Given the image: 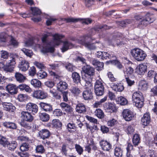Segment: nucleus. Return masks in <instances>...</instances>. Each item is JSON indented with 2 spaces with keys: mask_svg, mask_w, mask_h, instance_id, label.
Here are the masks:
<instances>
[{
  "mask_svg": "<svg viewBox=\"0 0 157 157\" xmlns=\"http://www.w3.org/2000/svg\"><path fill=\"white\" fill-rule=\"evenodd\" d=\"M48 35L44 34L42 38V42L44 44L43 50L46 52H53L54 51V46L58 45L62 42L61 39L64 36L56 34L53 36V40L52 42L48 43L47 42Z\"/></svg>",
  "mask_w": 157,
  "mask_h": 157,
  "instance_id": "nucleus-1",
  "label": "nucleus"
},
{
  "mask_svg": "<svg viewBox=\"0 0 157 157\" xmlns=\"http://www.w3.org/2000/svg\"><path fill=\"white\" fill-rule=\"evenodd\" d=\"M135 18L136 20L140 21L139 25H142L145 26L153 22L155 20L152 16L149 13L147 14L144 18L139 15L136 16Z\"/></svg>",
  "mask_w": 157,
  "mask_h": 157,
  "instance_id": "nucleus-2",
  "label": "nucleus"
},
{
  "mask_svg": "<svg viewBox=\"0 0 157 157\" xmlns=\"http://www.w3.org/2000/svg\"><path fill=\"white\" fill-rule=\"evenodd\" d=\"M130 53L134 59L138 61H143L147 56L145 52L138 48H135L132 49Z\"/></svg>",
  "mask_w": 157,
  "mask_h": 157,
  "instance_id": "nucleus-3",
  "label": "nucleus"
},
{
  "mask_svg": "<svg viewBox=\"0 0 157 157\" xmlns=\"http://www.w3.org/2000/svg\"><path fill=\"white\" fill-rule=\"evenodd\" d=\"M62 20L63 21H66L67 23L71 22H76L79 21H80L82 23L86 24H88L91 23L92 20L90 18H86L83 19H80L79 18H74L72 17L67 18H63Z\"/></svg>",
  "mask_w": 157,
  "mask_h": 157,
  "instance_id": "nucleus-4",
  "label": "nucleus"
},
{
  "mask_svg": "<svg viewBox=\"0 0 157 157\" xmlns=\"http://www.w3.org/2000/svg\"><path fill=\"white\" fill-rule=\"evenodd\" d=\"M91 39L90 36H84L83 39L81 40V43L89 50H94L96 48V46L94 44H91L89 42H87V41Z\"/></svg>",
  "mask_w": 157,
  "mask_h": 157,
  "instance_id": "nucleus-5",
  "label": "nucleus"
},
{
  "mask_svg": "<svg viewBox=\"0 0 157 157\" xmlns=\"http://www.w3.org/2000/svg\"><path fill=\"white\" fill-rule=\"evenodd\" d=\"M19 61L18 67L19 69L23 71H26L29 67L28 62L21 57L19 58Z\"/></svg>",
  "mask_w": 157,
  "mask_h": 157,
  "instance_id": "nucleus-6",
  "label": "nucleus"
},
{
  "mask_svg": "<svg viewBox=\"0 0 157 157\" xmlns=\"http://www.w3.org/2000/svg\"><path fill=\"white\" fill-rule=\"evenodd\" d=\"M82 70L85 73L84 78H92V76L94 74L95 70L94 69L89 65L84 66L82 68Z\"/></svg>",
  "mask_w": 157,
  "mask_h": 157,
  "instance_id": "nucleus-7",
  "label": "nucleus"
},
{
  "mask_svg": "<svg viewBox=\"0 0 157 157\" xmlns=\"http://www.w3.org/2000/svg\"><path fill=\"white\" fill-rule=\"evenodd\" d=\"M32 96L35 98L43 99L47 97V94L44 92L40 90L34 91L32 94Z\"/></svg>",
  "mask_w": 157,
  "mask_h": 157,
  "instance_id": "nucleus-8",
  "label": "nucleus"
},
{
  "mask_svg": "<svg viewBox=\"0 0 157 157\" xmlns=\"http://www.w3.org/2000/svg\"><path fill=\"white\" fill-rule=\"evenodd\" d=\"M122 115L123 118L126 121H130L134 117L133 113L128 109L123 110Z\"/></svg>",
  "mask_w": 157,
  "mask_h": 157,
  "instance_id": "nucleus-9",
  "label": "nucleus"
},
{
  "mask_svg": "<svg viewBox=\"0 0 157 157\" xmlns=\"http://www.w3.org/2000/svg\"><path fill=\"white\" fill-rule=\"evenodd\" d=\"M60 106L63 110L70 114L71 115H73V109L68 104L62 102L60 104Z\"/></svg>",
  "mask_w": 157,
  "mask_h": 157,
  "instance_id": "nucleus-10",
  "label": "nucleus"
},
{
  "mask_svg": "<svg viewBox=\"0 0 157 157\" xmlns=\"http://www.w3.org/2000/svg\"><path fill=\"white\" fill-rule=\"evenodd\" d=\"M21 118L24 121L31 122L33 119V117L30 113L28 111H23L21 113Z\"/></svg>",
  "mask_w": 157,
  "mask_h": 157,
  "instance_id": "nucleus-11",
  "label": "nucleus"
},
{
  "mask_svg": "<svg viewBox=\"0 0 157 157\" xmlns=\"http://www.w3.org/2000/svg\"><path fill=\"white\" fill-rule=\"evenodd\" d=\"M100 145L102 149L104 151H109L112 148V145L107 140H102L99 142Z\"/></svg>",
  "mask_w": 157,
  "mask_h": 157,
  "instance_id": "nucleus-12",
  "label": "nucleus"
},
{
  "mask_svg": "<svg viewBox=\"0 0 157 157\" xmlns=\"http://www.w3.org/2000/svg\"><path fill=\"white\" fill-rule=\"evenodd\" d=\"M104 108L107 112L111 113L116 112L117 110L115 105L110 103H105L104 105Z\"/></svg>",
  "mask_w": 157,
  "mask_h": 157,
  "instance_id": "nucleus-13",
  "label": "nucleus"
},
{
  "mask_svg": "<svg viewBox=\"0 0 157 157\" xmlns=\"http://www.w3.org/2000/svg\"><path fill=\"white\" fill-rule=\"evenodd\" d=\"M26 109L27 110L31 112L33 114L36 113L38 110L37 105L31 102H29L26 105Z\"/></svg>",
  "mask_w": 157,
  "mask_h": 157,
  "instance_id": "nucleus-14",
  "label": "nucleus"
},
{
  "mask_svg": "<svg viewBox=\"0 0 157 157\" xmlns=\"http://www.w3.org/2000/svg\"><path fill=\"white\" fill-rule=\"evenodd\" d=\"M3 109L6 111L13 112L16 109L15 107L10 102H4L2 103Z\"/></svg>",
  "mask_w": 157,
  "mask_h": 157,
  "instance_id": "nucleus-15",
  "label": "nucleus"
},
{
  "mask_svg": "<svg viewBox=\"0 0 157 157\" xmlns=\"http://www.w3.org/2000/svg\"><path fill=\"white\" fill-rule=\"evenodd\" d=\"M147 66L144 64H142L139 65L136 69V72L139 75H144L147 71Z\"/></svg>",
  "mask_w": 157,
  "mask_h": 157,
  "instance_id": "nucleus-16",
  "label": "nucleus"
},
{
  "mask_svg": "<svg viewBox=\"0 0 157 157\" xmlns=\"http://www.w3.org/2000/svg\"><path fill=\"white\" fill-rule=\"evenodd\" d=\"M68 85L64 81H60L57 85V90L63 92V90H66L67 88Z\"/></svg>",
  "mask_w": 157,
  "mask_h": 157,
  "instance_id": "nucleus-17",
  "label": "nucleus"
},
{
  "mask_svg": "<svg viewBox=\"0 0 157 157\" xmlns=\"http://www.w3.org/2000/svg\"><path fill=\"white\" fill-rule=\"evenodd\" d=\"M8 91L11 94H16L17 92V88L15 85L13 84H8L6 86Z\"/></svg>",
  "mask_w": 157,
  "mask_h": 157,
  "instance_id": "nucleus-18",
  "label": "nucleus"
},
{
  "mask_svg": "<svg viewBox=\"0 0 157 157\" xmlns=\"http://www.w3.org/2000/svg\"><path fill=\"white\" fill-rule=\"evenodd\" d=\"M84 99L85 100H90L93 98V93L91 90L86 89L82 93Z\"/></svg>",
  "mask_w": 157,
  "mask_h": 157,
  "instance_id": "nucleus-19",
  "label": "nucleus"
},
{
  "mask_svg": "<svg viewBox=\"0 0 157 157\" xmlns=\"http://www.w3.org/2000/svg\"><path fill=\"white\" fill-rule=\"evenodd\" d=\"M40 136L43 139L48 138L50 135L49 131L47 129H43L39 132Z\"/></svg>",
  "mask_w": 157,
  "mask_h": 157,
  "instance_id": "nucleus-20",
  "label": "nucleus"
},
{
  "mask_svg": "<svg viewBox=\"0 0 157 157\" xmlns=\"http://www.w3.org/2000/svg\"><path fill=\"white\" fill-rule=\"evenodd\" d=\"M150 121V117L149 113H145L141 119V122L143 125H147Z\"/></svg>",
  "mask_w": 157,
  "mask_h": 157,
  "instance_id": "nucleus-21",
  "label": "nucleus"
},
{
  "mask_svg": "<svg viewBox=\"0 0 157 157\" xmlns=\"http://www.w3.org/2000/svg\"><path fill=\"white\" fill-rule=\"evenodd\" d=\"M63 46L61 48L62 52H64L69 49L73 47V44L71 42L67 41L62 42Z\"/></svg>",
  "mask_w": 157,
  "mask_h": 157,
  "instance_id": "nucleus-22",
  "label": "nucleus"
},
{
  "mask_svg": "<svg viewBox=\"0 0 157 157\" xmlns=\"http://www.w3.org/2000/svg\"><path fill=\"white\" fill-rule=\"evenodd\" d=\"M82 78L86 82L85 86V88L86 89L91 90L92 88V84L91 83L92 78L90 77L87 78L82 77Z\"/></svg>",
  "mask_w": 157,
  "mask_h": 157,
  "instance_id": "nucleus-23",
  "label": "nucleus"
},
{
  "mask_svg": "<svg viewBox=\"0 0 157 157\" xmlns=\"http://www.w3.org/2000/svg\"><path fill=\"white\" fill-rule=\"evenodd\" d=\"M14 77L17 81L20 83L24 82L26 79V77L19 72H16Z\"/></svg>",
  "mask_w": 157,
  "mask_h": 157,
  "instance_id": "nucleus-24",
  "label": "nucleus"
},
{
  "mask_svg": "<svg viewBox=\"0 0 157 157\" xmlns=\"http://www.w3.org/2000/svg\"><path fill=\"white\" fill-rule=\"evenodd\" d=\"M2 125L5 127L11 129H16L17 128L16 124L13 122H5L3 123Z\"/></svg>",
  "mask_w": 157,
  "mask_h": 157,
  "instance_id": "nucleus-25",
  "label": "nucleus"
},
{
  "mask_svg": "<svg viewBox=\"0 0 157 157\" xmlns=\"http://www.w3.org/2000/svg\"><path fill=\"white\" fill-rule=\"evenodd\" d=\"M40 105L41 108L44 111L46 112H50L52 110V108L51 105L44 102H41Z\"/></svg>",
  "mask_w": 157,
  "mask_h": 157,
  "instance_id": "nucleus-26",
  "label": "nucleus"
},
{
  "mask_svg": "<svg viewBox=\"0 0 157 157\" xmlns=\"http://www.w3.org/2000/svg\"><path fill=\"white\" fill-rule=\"evenodd\" d=\"M116 101L118 104L121 105H126L128 103V100L125 98L120 96L116 99Z\"/></svg>",
  "mask_w": 157,
  "mask_h": 157,
  "instance_id": "nucleus-27",
  "label": "nucleus"
},
{
  "mask_svg": "<svg viewBox=\"0 0 157 157\" xmlns=\"http://www.w3.org/2000/svg\"><path fill=\"white\" fill-rule=\"evenodd\" d=\"M6 147L10 151H13L17 147V142L15 141H12L10 142L8 141Z\"/></svg>",
  "mask_w": 157,
  "mask_h": 157,
  "instance_id": "nucleus-28",
  "label": "nucleus"
},
{
  "mask_svg": "<svg viewBox=\"0 0 157 157\" xmlns=\"http://www.w3.org/2000/svg\"><path fill=\"white\" fill-rule=\"evenodd\" d=\"M76 111L79 113H82L86 112V109L85 105L82 103L78 104L76 106Z\"/></svg>",
  "mask_w": 157,
  "mask_h": 157,
  "instance_id": "nucleus-29",
  "label": "nucleus"
},
{
  "mask_svg": "<svg viewBox=\"0 0 157 157\" xmlns=\"http://www.w3.org/2000/svg\"><path fill=\"white\" fill-rule=\"evenodd\" d=\"M113 90L116 91L121 92L124 89V87L121 83L114 84L112 87Z\"/></svg>",
  "mask_w": 157,
  "mask_h": 157,
  "instance_id": "nucleus-30",
  "label": "nucleus"
},
{
  "mask_svg": "<svg viewBox=\"0 0 157 157\" xmlns=\"http://www.w3.org/2000/svg\"><path fill=\"white\" fill-rule=\"evenodd\" d=\"M148 88V85L147 82L145 80L141 81L139 83V89L140 90L145 91Z\"/></svg>",
  "mask_w": 157,
  "mask_h": 157,
  "instance_id": "nucleus-31",
  "label": "nucleus"
},
{
  "mask_svg": "<svg viewBox=\"0 0 157 157\" xmlns=\"http://www.w3.org/2000/svg\"><path fill=\"white\" fill-rule=\"evenodd\" d=\"M17 88L21 91L25 90L26 92L29 93H30L32 91V89L29 86L25 84H22L19 85L17 86Z\"/></svg>",
  "mask_w": 157,
  "mask_h": 157,
  "instance_id": "nucleus-32",
  "label": "nucleus"
},
{
  "mask_svg": "<svg viewBox=\"0 0 157 157\" xmlns=\"http://www.w3.org/2000/svg\"><path fill=\"white\" fill-rule=\"evenodd\" d=\"M144 99L142 94L139 91H136L133 93L132 95V100Z\"/></svg>",
  "mask_w": 157,
  "mask_h": 157,
  "instance_id": "nucleus-33",
  "label": "nucleus"
},
{
  "mask_svg": "<svg viewBox=\"0 0 157 157\" xmlns=\"http://www.w3.org/2000/svg\"><path fill=\"white\" fill-rule=\"evenodd\" d=\"M31 84L35 88H39L41 87V83L40 81L37 79H32L30 82Z\"/></svg>",
  "mask_w": 157,
  "mask_h": 157,
  "instance_id": "nucleus-34",
  "label": "nucleus"
},
{
  "mask_svg": "<svg viewBox=\"0 0 157 157\" xmlns=\"http://www.w3.org/2000/svg\"><path fill=\"white\" fill-rule=\"evenodd\" d=\"M144 100V99L141 100V99H136V100H133L132 101L136 107L138 108H141L143 105Z\"/></svg>",
  "mask_w": 157,
  "mask_h": 157,
  "instance_id": "nucleus-35",
  "label": "nucleus"
},
{
  "mask_svg": "<svg viewBox=\"0 0 157 157\" xmlns=\"http://www.w3.org/2000/svg\"><path fill=\"white\" fill-rule=\"evenodd\" d=\"M72 77L75 82L76 83L80 82V77L78 73L76 72H74L72 74Z\"/></svg>",
  "mask_w": 157,
  "mask_h": 157,
  "instance_id": "nucleus-36",
  "label": "nucleus"
},
{
  "mask_svg": "<svg viewBox=\"0 0 157 157\" xmlns=\"http://www.w3.org/2000/svg\"><path fill=\"white\" fill-rule=\"evenodd\" d=\"M40 119L44 122L48 121L49 119V115L46 113H40L39 114Z\"/></svg>",
  "mask_w": 157,
  "mask_h": 157,
  "instance_id": "nucleus-37",
  "label": "nucleus"
},
{
  "mask_svg": "<svg viewBox=\"0 0 157 157\" xmlns=\"http://www.w3.org/2000/svg\"><path fill=\"white\" fill-rule=\"evenodd\" d=\"M134 70L130 67H126L124 70V75L125 77H128L132 75L133 72Z\"/></svg>",
  "mask_w": 157,
  "mask_h": 157,
  "instance_id": "nucleus-38",
  "label": "nucleus"
},
{
  "mask_svg": "<svg viewBox=\"0 0 157 157\" xmlns=\"http://www.w3.org/2000/svg\"><path fill=\"white\" fill-rule=\"evenodd\" d=\"M68 144L66 143H63L61 147V152L63 155L67 156V151L68 150Z\"/></svg>",
  "mask_w": 157,
  "mask_h": 157,
  "instance_id": "nucleus-39",
  "label": "nucleus"
},
{
  "mask_svg": "<svg viewBox=\"0 0 157 157\" xmlns=\"http://www.w3.org/2000/svg\"><path fill=\"white\" fill-rule=\"evenodd\" d=\"M94 114L98 118L102 119L104 117V114L103 111L101 109H98L96 110L94 112Z\"/></svg>",
  "mask_w": 157,
  "mask_h": 157,
  "instance_id": "nucleus-40",
  "label": "nucleus"
},
{
  "mask_svg": "<svg viewBox=\"0 0 157 157\" xmlns=\"http://www.w3.org/2000/svg\"><path fill=\"white\" fill-rule=\"evenodd\" d=\"M87 145L91 146L94 150H95L97 149V147L93 139L91 138L87 139Z\"/></svg>",
  "mask_w": 157,
  "mask_h": 157,
  "instance_id": "nucleus-41",
  "label": "nucleus"
},
{
  "mask_svg": "<svg viewBox=\"0 0 157 157\" xmlns=\"http://www.w3.org/2000/svg\"><path fill=\"white\" fill-rule=\"evenodd\" d=\"M94 91L95 94L98 96H100L102 95L104 93V88H97L96 87H94Z\"/></svg>",
  "mask_w": 157,
  "mask_h": 157,
  "instance_id": "nucleus-42",
  "label": "nucleus"
},
{
  "mask_svg": "<svg viewBox=\"0 0 157 157\" xmlns=\"http://www.w3.org/2000/svg\"><path fill=\"white\" fill-rule=\"evenodd\" d=\"M132 142L134 145L135 146H137L140 143V138L138 134H135L132 138Z\"/></svg>",
  "mask_w": 157,
  "mask_h": 157,
  "instance_id": "nucleus-43",
  "label": "nucleus"
},
{
  "mask_svg": "<svg viewBox=\"0 0 157 157\" xmlns=\"http://www.w3.org/2000/svg\"><path fill=\"white\" fill-rule=\"evenodd\" d=\"M122 150L120 147H116L115 148L114 154L116 157H121L122 155Z\"/></svg>",
  "mask_w": 157,
  "mask_h": 157,
  "instance_id": "nucleus-44",
  "label": "nucleus"
},
{
  "mask_svg": "<svg viewBox=\"0 0 157 157\" xmlns=\"http://www.w3.org/2000/svg\"><path fill=\"white\" fill-rule=\"evenodd\" d=\"M110 29L109 27L107 26V25H105L103 26H99L98 27H94L91 29V31L92 32H98L99 31V29Z\"/></svg>",
  "mask_w": 157,
  "mask_h": 157,
  "instance_id": "nucleus-45",
  "label": "nucleus"
},
{
  "mask_svg": "<svg viewBox=\"0 0 157 157\" xmlns=\"http://www.w3.org/2000/svg\"><path fill=\"white\" fill-rule=\"evenodd\" d=\"M8 142L7 139L6 137L0 135V144L3 145L4 147H6Z\"/></svg>",
  "mask_w": 157,
  "mask_h": 157,
  "instance_id": "nucleus-46",
  "label": "nucleus"
},
{
  "mask_svg": "<svg viewBox=\"0 0 157 157\" xmlns=\"http://www.w3.org/2000/svg\"><path fill=\"white\" fill-rule=\"evenodd\" d=\"M107 63H110L115 65L118 68H121L123 66L120 62L117 60H112L107 62Z\"/></svg>",
  "mask_w": 157,
  "mask_h": 157,
  "instance_id": "nucleus-47",
  "label": "nucleus"
},
{
  "mask_svg": "<svg viewBox=\"0 0 157 157\" xmlns=\"http://www.w3.org/2000/svg\"><path fill=\"white\" fill-rule=\"evenodd\" d=\"M52 124L56 128L60 127L62 125V123L58 119L53 120L52 121Z\"/></svg>",
  "mask_w": 157,
  "mask_h": 157,
  "instance_id": "nucleus-48",
  "label": "nucleus"
},
{
  "mask_svg": "<svg viewBox=\"0 0 157 157\" xmlns=\"http://www.w3.org/2000/svg\"><path fill=\"white\" fill-rule=\"evenodd\" d=\"M21 50L28 56L31 57L33 55V52L31 50H28L25 48H23Z\"/></svg>",
  "mask_w": 157,
  "mask_h": 157,
  "instance_id": "nucleus-49",
  "label": "nucleus"
},
{
  "mask_svg": "<svg viewBox=\"0 0 157 157\" xmlns=\"http://www.w3.org/2000/svg\"><path fill=\"white\" fill-rule=\"evenodd\" d=\"M96 86L97 88H101V87L104 88L103 84V82L101 79L96 80L95 84L94 87H96Z\"/></svg>",
  "mask_w": 157,
  "mask_h": 157,
  "instance_id": "nucleus-50",
  "label": "nucleus"
},
{
  "mask_svg": "<svg viewBox=\"0 0 157 157\" xmlns=\"http://www.w3.org/2000/svg\"><path fill=\"white\" fill-rule=\"evenodd\" d=\"M37 75L39 79H42L46 77L47 76V74L45 71H40V72H38L37 74Z\"/></svg>",
  "mask_w": 157,
  "mask_h": 157,
  "instance_id": "nucleus-51",
  "label": "nucleus"
},
{
  "mask_svg": "<svg viewBox=\"0 0 157 157\" xmlns=\"http://www.w3.org/2000/svg\"><path fill=\"white\" fill-rule=\"evenodd\" d=\"M31 10L32 11V14L34 15H40L41 13V11L38 8L36 7H31Z\"/></svg>",
  "mask_w": 157,
  "mask_h": 157,
  "instance_id": "nucleus-52",
  "label": "nucleus"
},
{
  "mask_svg": "<svg viewBox=\"0 0 157 157\" xmlns=\"http://www.w3.org/2000/svg\"><path fill=\"white\" fill-rule=\"evenodd\" d=\"M86 128L87 130L89 129L91 133H93L94 132L95 130H98V128L97 125H93L92 126H90L89 124H87L86 125Z\"/></svg>",
  "mask_w": 157,
  "mask_h": 157,
  "instance_id": "nucleus-53",
  "label": "nucleus"
},
{
  "mask_svg": "<svg viewBox=\"0 0 157 157\" xmlns=\"http://www.w3.org/2000/svg\"><path fill=\"white\" fill-rule=\"evenodd\" d=\"M29 146L26 143H24L20 146V149L22 151H27L29 148Z\"/></svg>",
  "mask_w": 157,
  "mask_h": 157,
  "instance_id": "nucleus-54",
  "label": "nucleus"
},
{
  "mask_svg": "<svg viewBox=\"0 0 157 157\" xmlns=\"http://www.w3.org/2000/svg\"><path fill=\"white\" fill-rule=\"evenodd\" d=\"M75 148L76 151L79 155H81L83 152V150L82 148L79 144H75Z\"/></svg>",
  "mask_w": 157,
  "mask_h": 157,
  "instance_id": "nucleus-55",
  "label": "nucleus"
},
{
  "mask_svg": "<svg viewBox=\"0 0 157 157\" xmlns=\"http://www.w3.org/2000/svg\"><path fill=\"white\" fill-rule=\"evenodd\" d=\"M70 90L71 93L75 95H78L81 92L79 89L76 87H72Z\"/></svg>",
  "mask_w": 157,
  "mask_h": 157,
  "instance_id": "nucleus-56",
  "label": "nucleus"
},
{
  "mask_svg": "<svg viewBox=\"0 0 157 157\" xmlns=\"http://www.w3.org/2000/svg\"><path fill=\"white\" fill-rule=\"evenodd\" d=\"M36 73V71L35 67L34 66L30 67L29 71V75L33 76Z\"/></svg>",
  "mask_w": 157,
  "mask_h": 157,
  "instance_id": "nucleus-57",
  "label": "nucleus"
},
{
  "mask_svg": "<svg viewBox=\"0 0 157 157\" xmlns=\"http://www.w3.org/2000/svg\"><path fill=\"white\" fill-rule=\"evenodd\" d=\"M16 64L15 58L13 57H10L7 63L8 66H14Z\"/></svg>",
  "mask_w": 157,
  "mask_h": 157,
  "instance_id": "nucleus-58",
  "label": "nucleus"
},
{
  "mask_svg": "<svg viewBox=\"0 0 157 157\" xmlns=\"http://www.w3.org/2000/svg\"><path fill=\"white\" fill-rule=\"evenodd\" d=\"M63 101L67 102L68 101V95L69 93L68 91H63L62 92Z\"/></svg>",
  "mask_w": 157,
  "mask_h": 157,
  "instance_id": "nucleus-59",
  "label": "nucleus"
},
{
  "mask_svg": "<svg viewBox=\"0 0 157 157\" xmlns=\"http://www.w3.org/2000/svg\"><path fill=\"white\" fill-rule=\"evenodd\" d=\"M36 151L37 153H42L44 152L45 150L42 145H38L36 148Z\"/></svg>",
  "mask_w": 157,
  "mask_h": 157,
  "instance_id": "nucleus-60",
  "label": "nucleus"
},
{
  "mask_svg": "<svg viewBox=\"0 0 157 157\" xmlns=\"http://www.w3.org/2000/svg\"><path fill=\"white\" fill-rule=\"evenodd\" d=\"M53 114L56 116H60L63 115L62 111L59 109H56L53 112Z\"/></svg>",
  "mask_w": 157,
  "mask_h": 157,
  "instance_id": "nucleus-61",
  "label": "nucleus"
},
{
  "mask_svg": "<svg viewBox=\"0 0 157 157\" xmlns=\"http://www.w3.org/2000/svg\"><path fill=\"white\" fill-rule=\"evenodd\" d=\"M7 36V34L5 33H2L0 34V42H5L6 41V38Z\"/></svg>",
  "mask_w": 157,
  "mask_h": 157,
  "instance_id": "nucleus-62",
  "label": "nucleus"
},
{
  "mask_svg": "<svg viewBox=\"0 0 157 157\" xmlns=\"http://www.w3.org/2000/svg\"><path fill=\"white\" fill-rule=\"evenodd\" d=\"M50 92L52 94V96L57 99H60L61 98V95L56 92H54L53 91L50 90Z\"/></svg>",
  "mask_w": 157,
  "mask_h": 157,
  "instance_id": "nucleus-63",
  "label": "nucleus"
},
{
  "mask_svg": "<svg viewBox=\"0 0 157 157\" xmlns=\"http://www.w3.org/2000/svg\"><path fill=\"white\" fill-rule=\"evenodd\" d=\"M67 127L68 131H71L72 129L75 130L76 128L75 124L73 123H69L67 126Z\"/></svg>",
  "mask_w": 157,
  "mask_h": 157,
  "instance_id": "nucleus-64",
  "label": "nucleus"
}]
</instances>
